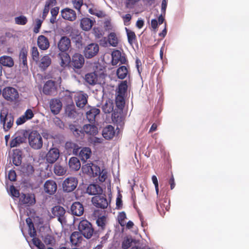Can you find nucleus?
Returning a JSON list of instances; mask_svg holds the SVG:
<instances>
[{"label":"nucleus","instance_id":"nucleus-1","mask_svg":"<svg viewBox=\"0 0 249 249\" xmlns=\"http://www.w3.org/2000/svg\"><path fill=\"white\" fill-rule=\"evenodd\" d=\"M57 45L60 52L58 53V57L61 60L60 64L61 67H64L70 62V56L68 52L71 47V40L67 36H62Z\"/></svg>","mask_w":249,"mask_h":249},{"label":"nucleus","instance_id":"nucleus-2","mask_svg":"<svg viewBox=\"0 0 249 249\" xmlns=\"http://www.w3.org/2000/svg\"><path fill=\"white\" fill-rule=\"evenodd\" d=\"M116 108L112 113L111 118L114 123L117 124V126H122L124 124V117L123 110L124 107L125 101L124 95L118 94L115 98Z\"/></svg>","mask_w":249,"mask_h":249},{"label":"nucleus","instance_id":"nucleus-3","mask_svg":"<svg viewBox=\"0 0 249 249\" xmlns=\"http://www.w3.org/2000/svg\"><path fill=\"white\" fill-rule=\"evenodd\" d=\"M27 138L30 146L35 150L42 148L43 139L41 136L36 130H27Z\"/></svg>","mask_w":249,"mask_h":249},{"label":"nucleus","instance_id":"nucleus-4","mask_svg":"<svg viewBox=\"0 0 249 249\" xmlns=\"http://www.w3.org/2000/svg\"><path fill=\"white\" fill-rule=\"evenodd\" d=\"M14 118L11 113H9L7 109H2L0 112V124L2 125L5 131H8L13 126Z\"/></svg>","mask_w":249,"mask_h":249},{"label":"nucleus","instance_id":"nucleus-5","mask_svg":"<svg viewBox=\"0 0 249 249\" xmlns=\"http://www.w3.org/2000/svg\"><path fill=\"white\" fill-rule=\"evenodd\" d=\"M78 230L81 234L87 239H89L94 233V229L91 223L87 219H83L79 222Z\"/></svg>","mask_w":249,"mask_h":249},{"label":"nucleus","instance_id":"nucleus-6","mask_svg":"<svg viewBox=\"0 0 249 249\" xmlns=\"http://www.w3.org/2000/svg\"><path fill=\"white\" fill-rule=\"evenodd\" d=\"M27 139V130L21 129L18 131L12 137V140L10 142L11 147H15L20 144L26 142Z\"/></svg>","mask_w":249,"mask_h":249},{"label":"nucleus","instance_id":"nucleus-7","mask_svg":"<svg viewBox=\"0 0 249 249\" xmlns=\"http://www.w3.org/2000/svg\"><path fill=\"white\" fill-rule=\"evenodd\" d=\"M2 97L7 101L14 102L19 98L18 90L12 87H6L2 90Z\"/></svg>","mask_w":249,"mask_h":249},{"label":"nucleus","instance_id":"nucleus-8","mask_svg":"<svg viewBox=\"0 0 249 249\" xmlns=\"http://www.w3.org/2000/svg\"><path fill=\"white\" fill-rule=\"evenodd\" d=\"M99 51V46L96 43H91L86 46L83 50L84 56L87 59H90L96 56Z\"/></svg>","mask_w":249,"mask_h":249},{"label":"nucleus","instance_id":"nucleus-9","mask_svg":"<svg viewBox=\"0 0 249 249\" xmlns=\"http://www.w3.org/2000/svg\"><path fill=\"white\" fill-rule=\"evenodd\" d=\"M52 213L53 214L52 217L57 218V220L62 224H65L67 223L66 218V210L62 207L60 205H56L52 208Z\"/></svg>","mask_w":249,"mask_h":249},{"label":"nucleus","instance_id":"nucleus-10","mask_svg":"<svg viewBox=\"0 0 249 249\" xmlns=\"http://www.w3.org/2000/svg\"><path fill=\"white\" fill-rule=\"evenodd\" d=\"M78 184V180L75 177L66 178L63 183L62 188L64 192L70 193L74 191Z\"/></svg>","mask_w":249,"mask_h":249},{"label":"nucleus","instance_id":"nucleus-11","mask_svg":"<svg viewBox=\"0 0 249 249\" xmlns=\"http://www.w3.org/2000/svg\"><path fill=\"white\" fill-rule=\"evenodd\" d=\"M92 204L97 208L105 209L107 207L108 203L105 194L97 195L91 198Z\"/></svg>","mask_w":249,"mask_h":249},{"label":"nucleus","instance_id":"nucleus-12","mask_svg":"<svg viewBox=\"0 0 249 249\" xmlns=\"http://www.w3.org/2000/svg\"><path fill=\"white\" fill-rule=\"evenodd\" d=\"M56 82L52 80L47 81L43 88V92L45 95H54L57 93Z\"/></svg>","mask_w":249,"mask_h":249},{"label":"nucleus","instance_id":"nucleus-13","mask_svg":"<svg viewBox=\"0 0 249 249\" xmlns=\"http://www.w3.org/2000/svg\"><path fill=\"white\" fill-rule=\"evenodd\" d=\"M19 201L22 204L28 206H32L36 202L34 194L24 193H21Z\"/></svg>","mask_w":249,"mask_h":249},{"label":"nucleus","instance_id":"nucleus-14","mask_svg":"<svg viewBox=\"0 0 249 249\" xmlns=\"http://www.w3.org/2000/svg\"><path fill=\"white\" fill-rule=\"evenodd\" d=\"M84 62L83 55L79 53H75L72 56L71 59L70 58V62L67 65L70 63L74 69H79L82 67Z\"/></svg>","mask_w":249,"mask_h":249},{"label":"nucleus","instance_id":"nucleus-15","mask_svg":"<svg viewBox=\"0 0 249 249\" xmlns=\"http://www.w3.org/2000/svg\"><path fill=\"white\" fill-rule=\"evenodd\" d=\"M70 36L71 37V40L74 43L76 48L81 49L83 48L84 45L83 38L78 31H72L70 34Z\"/></svg>","mask_w":249,"mask_h":249},{"label":"nucleus","instance_id":"nucleus-16","mask_svg":"<svg viewBox=\"0 0 249 249\" xmlns=\"http://www.w3.org/2000/svg\"><path fill=\"white\" fill-rule=\"evenodd\" d=\"M59 157V150L56 147L51 148L46 155V160L48 163H54Z\"/></svg>","mask_w":249,"mask_h":249},{"label":"nucleus","instance_id":"nucleus-17","mask_svg":"<svg viewBox=\"0 0 249 249\" xmlns=\"http://www.w3.org/2000/svg\"><path fill=\"white\" fill-rule=\"evenodd\" d=\"M86 192L90 196H97L103 195L102 188L97 183L90 184L86 189Z\"/></svg>","mask_w":249,"mask_h":249},{"label":"nucleus","instance_id":"nucleus-18","mask_svg":"<svg viewBox=\"0 0 249 249\" xmlns=\"http://www.w3.org/2000/svg\"><path fill=\"white\" fill-rule=\"evenodd\" d=\"M44 189L45 193L50 195H53L57 190V184L55 181L49 179L44 184Z\"/></svg>","mask_w":249,"mask_h":249},{"label":"nucleus","instance_id":"nucleus-19","mask_svg":"<svg viewBox=\"0 0 249 249\" xmlns=\"http://www.w3.org/2000/svg\"><path fill=\"white\" fill-rule=\"evenodd\" d=\"M23 158V152L19 149H16L13 150L12 162L16 166L21 165Z\"/></svg>","mask_w":249,"mask_h":249},{"label":"nucleus","instance_id":"nucleus-20","mask_svg":"<svg viewBox=\"0 0 249 249\" xmlns=\"http://www.w3.org/2000/svg\"><path fill=\"white\" fill-rule=\"evenodd\" d=\"M62 17L69 21H74L76 18V12L72 9L69 8H66L61 10Z\"/></svg>","mask_w":249,"mask_h":249},{"label":"nucleus","instance_id":"nucleus-21","mask_svg":"<svg viewBox=\"0 0 249 249\" xmlns=\"http://www.w3.org/2000/svg\"><path fill=\"white\" fill-rule=\"evenodd\" d=\"M71 214L76 216H81L84 213V207L80 202H73L71 207Z\"/></svg>","mask_w":249,"mask_h":249},{"label":"nucleus","instance_id":"nucleus-22","mask_svg":"<svg viewBox=\"0 0 249 249\" xmlns=\"http://www.w3.org/2000/svg\"><path fill=\"white\" fill-rule=\"evenodd\" d=\"M62 106L61 102L58 99H52L50 103L51 110L54 115H57L60 112Z\"/></svg>","mask_w":249,"mask_h":249},{"label":"nucleus","instance_id":"nucleus-23","mask_svg":"<svg viewBox=\"0 0 249 249\" xmlns=\"http://www.w3.org/2000/svg\"><path fill=\"white\" fill-rule=\"evenodd\" d=\"M37 44L39 48L42 50H46L50 47V42L47 37L43 35L38 36Z\"/></svg>","mask_w":249,"mask_h":249},{"label":"nucleus","instance_id":"nucleus-24","mask_svg":"<svg viewBox=\"0 0 249 249\" xmlns=\"http://www.w3.org/2000/svg\"><path fill=\"white\" fill-rule=\"evenodd\" d=\"M95 22L88 18H83L81 19L80 27L83 30L88 31L91 29Z\"/></svg>","mask_w":249,"mask_h":249},{"label":"nucleus","instance_id":"nucleus-25","mask_svg":"<svg viewBox=\"0 0 249 249\" xmlns=\"http://www.w3.org/2000/svg\"><path fill=\"white\" fill-rule=\"evenodd\" d=\"M84 133L90 136H95L97 134L98 128L96 126L91 124H86L83 126Z\"/></svg>","mask_w":249,"mask_h":249},{"label":"nucleus","instance_id":"nucleus-26","mask_svg":"<svg viewBox=\"0 0 249 249\" xmlns=\"http://www.w3.org/2000/svg\"><path fill=\"white\" fill-rule=\"evenodd\" d=\"M88 96L83 92L79 93L77 96L76 105L79 108H83L87 103Z\"/></svg>","mask_w":249,"mask_h":249},{"label":"nucleus","instance_id":"nucleus-27","mask_svg":"<svg viewBox=\"0 0 249 249\" xmlns=\"http://www.w3.org/2000/svg\"><path fill=\"white\" fill-rule=\"evenodd\" d=\"M115 134L114 128L111 125H108L102 130V136L106 140L112 139Z\"/></svg>","mask_w":249,"mask_h":249},{"label":"nucleus","instance_id":"nucleus-28","mask_svg":"<svg viewBox=\"0 0 249 249\" xmlns=\"http://www.w3.org/2000/svg\"><path fill=\"white\" fill-rule=\"evenodd\" d=\"M91 154V151L90 148L88 147H84L81 148L78 155L81 158V160L86 162V160L90 157Z\"/></svg>","mask_w":249,"mask_h":249},{"label":"nucleus","instance_id":"nucleus-29","mask_svg":"<svg viewBox=\"0 0 249 249\" xmlns=\"http://www.w3.org/2000/svg\"><path fill=\"white\" fill-rule=\"evenodd\" d=\"M69 166L71 170L77 171L81 167V163L77 157H73L69 160Z\"/></svg>","mask_w":249,"mask_h":249},{"label":"nucleus","instance_id":"nucleus-30","mask_svg":"<svg viewBox=\"0 0 249 249\" xmlns=\"http://www.w3.org/2000/svg\"><path fill=\"white\" fill-rule=\"evenodd\" d=\"M40 237L46 245L53 246L55 243V240L54 237L49 233H43L40 232Z\"/></svg>","mask_w":249,"mask_h":249},{"label":"nucleus","instance_id":"nucleus-31","mask_svg":"<svg viewBox=\"0 0 249 249\" xmlns=\"http://www.w3.org/2000/svg\"><path fill=\"white\" fill-rule=\"evenodd\" d=\"M69 129L72 132L75 138L82 139L84 137L85 134L83 130V128L80 130L77 128L76 125L70 124L69 125Z\"/></svg>","mask_w":249,"mask_h":249},{"label":"nucleus","instance_id":"nucleus-32","mask_svg":"<svg viewBox=\"0 0 249 249\" xmlns=\"http://www.w3.org/2000/svg\"><path fill=\"white\" fill-rule=\"evenodd\" d=\"M52 59L49 55H46L40 59L38 66L42 71H45L51 65Z\"/></svg>","mask_w":249,"mask_h":249},{"label":"nucleus","instance_id":"nucleus-33","mask_svg":"<svg viewBox=\"0 0 249 249\" xmlns=\"http://www.w3.org/2000/svg\"><path fill=\"white\" fill-rule=\"evenodd\" d=\"M14 62L13 58L9 56L3 55L0 57V65L11 68L14 66Z\"/></svg>","mask_w":249,"mask_h":249},{"label":"nucleus","instance_id":"nucleus-34","mask_svg":"<svg viewBox=\"0 0 249 249\" xmlns=\"http://www.w3.org/2000/svg\"><path fill=\"white\" fill-rule=\"evenodd\" d=\"M97 74L95 72L88 73L85 75V81L91 85H94L97 82Z\"/></svg>","mask_w":249,"mask_h":249},{"label":"nucleus","instance_id":"nucleus-35","mask_svg":"<svg viewBox=\"0 0 249 249\" xmlns=\"http://www.w3.org/2000/svg\"><path fill=\"white\" fill-rule=\"evenodd\" d=\"M137 240L132 238L131 236H126L124 238L122 243V248L123 249H128L132 245V244H136Z\"/></svg>","mask_w":249,"mask_h":249},{"label":"nucleus","instance_id":"nucleus-36","mask_svg":"<svg viewBox=\"0 0 249 249\" xmlns=\"http://www.w3.org/2000/svg\"><path fill=\"white\" fill-rule=\"evenodd\" d=\"M128 69L125 66H121L119 67L116 71V74L119 79H124L128 74Z\"/></svg>","mask_w":249,"mask_h":249},{"label":"nucleus","instance_id":"nucleus-37","mask_svg":"<svg viewBox=\"0 0 249 249\" xmlns=\"http://www.w3.org/2000/svg\"><path fill=\"white\" fill-rule=\"evenodd\" d=\"M103 111L106 113H110L114 111V105L113 103L111 100L107 101L106 103L103 105L102 107Z\"/></svg>","mask_w":249,"mask_h":249},{"label":"nucleus","instance_id":"nucleus-38","mask_svg":"<svg viewBox=\"0 0 249 249\" xmlns=\"http://www.w3.org/2000/svg\"><path fill=\"white\" fill-rule=\"evenodd\" d=\"M34 171V167L30 163L24 164L21 166V171L28 176L32 175Z\"/></svg>","mask_w":249,"mask_h":249},{"label":"nucleus","instance_id":"nucleus-39","mask_svg":"<svg viewBox=\"0 0 249 249\" xmlns=\"http://www.w3.org/2000/svg\"><path fill=\"white\" fill-rule=\"evenodd\" d=\"M100 112L99 109L95 107H92L86 113L87 118L89 120H94L95 117L98 115Z\"/></svg>","mask_w":249,"mask_h":249},{"label":"nucleus","instance_id":"nucleus-40","mask_svg":"<svg viewBox=\"0 0 249 249\" xmlns=\"http://www.w3.org/2000/svg\"><path fill=\"white\" fill-rule=\"evenodd\" d=\"M65 113L68 117L73 118L75 116V106L73 104L67 105L65 107Z\"/></svg>","mask_w":249,"mask_h":249},{"label":"nucleus","instance_id":"nucleus-41","mask_svg":"<svg viewBox=\"0 0 249 249\" xmlns=\"http://www.w3.org/2000/svg\"><path fill=\"white\" fill-rule=\"evenodd\" d=\"M126 33L127 35L128 42L131 45L134 43V41L136 40V36L134 32L128 29L126 27L125 28Z\"/></svg>","mask_w":249,"mask_h":249},{"label":"nucleus","instance_id":"nucleus-42","mask_svg":"<svg viewBox=\"0 0 249 249\" xmlns=\"http://www.w3.org/2000/svg\"><path fill=\"white\" fill-rule=\"evenodd\" d=\"M27 51L25 48H22L19 53V58L22 60V64H23L24 67L27 68Z\"/></svg>","mask_w":249,"mask_h":249},{"label":"nucleus","instance_id":"nucleus-43","mask_svg":"<svg viewBox=\"0 0 249 249\" xmlns=\"http://www.w3.org/2000/svg\"><path fill=\"white\" fill-rule=\"evenodd\" d=\"M108 41L109 45L112 47H116L118 44V40L114 32L110 33L108 36Z\"/></svg>","mask_w":249,"mask_h":249},{"label":"nucleus","instance_id":"nucleus-44","mask_svg":"<svg viewBox=\"0 0 249 249\" xmlns=\"http://www.w3.org/2000/svg\"><path fill=\"white\" fill-rule=\"evenodd\" d=\"M54 173L57 176L64 175L66 172V169L63 166L58 163L54 165Z\"/></svg>","mask_w":249,"mask_h":249},{"label":"nucleus","instance_id":"nucleus-45","mask_svg":"<svg viewBox=\"0 0 249 249\" xmlns=\"http://www.w3.org/2000/svg\"><path fill=\"white\" fill-rule=\"evenodd\" d=\"M127 82L126 80L123 81L118 86V94L124 95L127 89Z\"/></svg>","mask_w":249,"mask_h":249},{"label":"nucleus","instance_id":"nucleus-46","mask_svg":"<svg viewBox=\"0 0 249 249\" xmlns=\"http://www.w3.org/2000/svg\"><path fill=\"white\" fill-rule=\"evenodd\" d=\"M91 167H90V169H92L91 175H92L93 177H100L102 172H101L100 167L93 163L91 164Z\"/></svg>","mask_w":249,"mask_h":249},{"label":"nucleus","instance_id":"nucleus-47","mask_svg":"<svg viewBox=\"0 0 249 249\" xmlns=\"http://www.w3.org/2000/svg\"><path fill=\"white\" fill-rule=\"evenodd\" d=\"M127 61L126 58L125 56L124 53H121L120 56H119L116 60H111V64L113 66L116 65L119 62L121 64H124Z\"/></svg>","mask_w":249,"mask_h":249},{"label":"nucleus","instance_id":"nucleus-48","mask_svg":"<svg viewBox=\"0 0 249 249\" xmlns=\"http://www.w3.org/2000/svg\"><path fill=\"white\" fill-rule=\"evenodd\" d=\"M15 22L18 25H24L28 21L27 18L23 15L17 17L15 18Z\"/></svg>","mask_w":249,"mask_h":249},{"label":"nucleus","instance_id":"nucleus-49","mask_svg":"<svg viewBox=\"0 0 249 249\" xmlns=\"http://www.w3.org/2000/svg\"><path fill=\"white\" fill-rule=\"evenodd\" d=\"M54 124L59 128L61 131H64L65 125L64 122L58 117H55L53 120Z\"/></svg>","mask_w":249,"mask_h":249},{"label":"nucleus","instance_id":"nucleus-50","mask_svg":"<svg viewBox=\"0 0 249 249\" xmlns=\"http://www.w3.org/2000/svg\"><path fill=\"white\" fill-rule=\"evenodd\" d=\"M10 195L12 197H17L19 198L20 196V194L19 191L16 188V187L13 185H11L9 188Z\"/></svg>","mask_w":249,"mask_h":249},{"label":"nucleus","instance_id":"nucleus-51","mask_svg":"<svg viewBox=\"0 0 249 249\" xmlns=\"http://www.w3.org/2000/svg\"><path fill=\"white\" fill-rule=\"evenodd\" d=\"M106 221V216L103 215L101 217H99L96 220V224L98 227L101 228L102 229H104L105 227Z\"/></svg>","mask_w":249,"mask_h":249},{"label":"nucleus","instance_id":"nucleus-52","mask_svg":"<svg viewBox=\"0 0 249 249\" xmlns=\"http://www.w3.org/2000/svg\"><path fill=\"white\" fill-rule=\"evenodd\" d=\"M33 244L38 249H45L46 247L42 241L38 238L32 239Z\"/></svg>","mask_w":249,"mask_h":249},{"label":"nucleus","instance_id":"nucleus-53","mask_svg":"<svg viewBox=\"0 0 249 249\" xmlns=\"http://www.w3.org/2000/svg\"><path fill=\"white\" fill-rule=\"evenodd\" d=\"M80 234L81 233L79 231H74L71 233L70 236V242L71 244L76 246V242L75 241L77 238H79Z\"/></svg>","mask_w":249,"mask_h":249},{"label":"nucleus","instance_id":"nucleus-54","mask_svg":"<svg viewBox=\"0 0 249 249\" xmlns=\"http://www.w3.org/2000/svg\"><path fill=\"white\" fill-rule=\"evenodd\" d=\"M39 52L36 47H33L32 48V56L33 59L36 62H37L39 60Z\"/></svg>","mask_w":249,"mask_h":249},{"label":"nucleus","instance_id":"nucleus-55","mask_svg":"<svg viewBox=\"0 0 249 249\" xmlns=\"http://www.w3.org/2000/svg\"><path fill=\"white\" fill-rule=\"evenodd\" d=\"M42 22L43 20L37 18L36 19V25L33 29V31L35 33L37 34L39 32Z\"/></svg>","mask_w":249,"mask_h":249},{"label":"nucleus","instance_id":"nucleus-56","mask_svg":"<svg viewBox=\"0 0 249 249\" xmlns=\"http://www.w3.org/2000/svg\"><path fill=\"white\" fill-rule=\"evenodd\" d=\"M72 2L74 7L80 12L83 3V0H72Z\"/></svg>","mask_w":249,"mask_h":249},{"label":"nucleus","instance_id":"nucleus-57","mask_svg":"<svg viewBox=\"0 0 249 249\" xmlns=\"http://www.w3.org/2000/svg\"><path fill=\"white\" fill-rule=\"evenodd\" d=\"M27 120L32 119L34 116V114L31 109H27L23 115Z\"/></svg>","mask_w":249,"mask_h":249},{"label":"nucleus","instance_id":"nucleus-58","mask_svg":"<svg viewBox=\"0 0 249 249\" xmlns=\"http://www.w3.org/2000/svg\"><path fill=\"white\" fill-rule=\"evenodd\" d=\"M123 19L124 25L125 26H128L129 25V22L132 18V16L130 14H126L122 17Z\"/></svg>","mask_w":249,"mask_h":249},{"label":"nucleus","instance_id":"nucleus-59","mask_svg":"<svg viewBox=\"0 0 249 249\" xmlns=\"http://www.w3.org/2000/svg\"><path fill=\"white\" fill-rule=\"evenodd\" d=\"M8 179L11 181H15L17 179V174L15 170H10L8 175Z\"/></svg>","mask_w":249,"mask_h":249},{"label":"nucleus","instance_id":"nucleus-60","mask_svg":"<svg viewBox=\"0 0 249 249\" xmlns=\"http://www.w3.org/2000/svg\"><path fill=\"white\" fill-rule=\"evenodd\" d=\"M122 195L121 194H119L117 199L116 202V209L117 210H120L122 209L123 206V201L122 200Z\"/></svg>","mask_w":249,"mask_h":249},{"label":"nucleus","instance_id":"nucleus-61","mask_svg":"<svg viewBox=\"0 0 249 249\" xmlns=\"http://www.w3.org/2000/svg\"><path fill=\"white\" fill-rule=\"evenodd\" d=\"M91 164H92V163L90 162L89 163H87V164L85 165V166H83V171L91 175L92 169H90V167H92Z\"/></svg>","mask_w":249,"mask_h":249},{"label":"nucleus","instance_id":"nucleus-62","mask_svg":"<svg viewBox=\"0 0 249 249\" xmlns=\"http://www.w3.org/2000/svg\"><path fill=\"white\" fill-rule=\"evenodd\" d=\"M121 53H122L121 52V51L118 50H114V51H113L111 53V60H116V58H117L119 56H120Z\"/></svg>","mask_w":249,"mask_h":249},{"label":"nucleus","instance_id":"nucleus-63","mask_svg":"<svg viewBox=\"0 0 249 249\" xmlns=\"http://www.w3.org/2000/svg\"><path fill=\"white\" fill-rule=\"evenodd\" d=\"M167 5V1L166 0H162L161 5V12L164 16L165 15Z\"/></svg>","mask_w":249,"mask_h":249},{"label":"nucleus","instance_id":"nucleus-64","mask_svg":"<svg viewBox=\"0 0 249 249\" xmlns=\"http://www.w3.org/2000/svg\"><path fill=\"white\" fill-rule=\"evenodd\" d=\"M27 120L25 118L23 115L19 117L16 121V124L18 125H21L23 124Z\"/></svg>","mask_w":249,"mask_h":249}]
</instances>
